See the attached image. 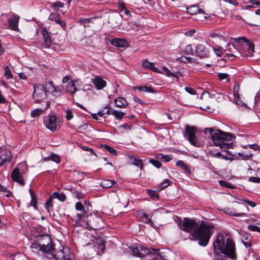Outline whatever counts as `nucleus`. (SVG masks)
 I'll use <instances>...</instances> for the list:
<instances>
[{"mask_svg": "<svg viewBox=\"0 0 260 260\" xmlns=\"http://www.w3.org/2000/svg\"><path fill=\"white\" fill-rule=\"evenodd\" d=\"M185 90L191 95H194L196 94V91L191 87H186L185 88Z\"/></svg>", "mask_w": 260, "mask_h": 260, "instance_id": "680f3d73", "label": "nucleus"}, {"mask_svg": "<svg viewBox=\"0 0 260 260\" xmlns=\"http://www.w3.org/2000/svg\"><path fill=\"white\" fill-rule=\"evenodd\" d=\"M233 43L235 44L231 45L229 44L226 46L225 51H226V54L229 57L236 56V54L240 53L238 50L235 48V46L237 44V43H240L241 42H243L246 43V45L247 46L248 50L249 51V55H246V56H252L253 55V53L254 52V45L253 43L247 40L245 37H241L239 38H234L233 39Z\"/></svg>", "mask_w": 260, "mask_h": 260, "instance_id": "39448f33", "label": "nucleus"}, {"mask_svg": "<svg viewBox=\"0 0 260 260\" xmlns=\"http://www.w3.org/2000/svg\"><path fill=\"white\" fill-rule=\"evenodd\" d=\"M45 88L48 92L51 93L53 96L55 97H59L62 94V91L59 87L55 86L52 81L46 82Z\"/></svg>", "mask_w": 260, "mask_h": 260, "instance_id": "9b49d317", "label": "nucleus"}, {"mask_svg": "<svg viewBox=\"0 0 260 260\" xmlns=\"http://www.w3.org/2000/svg\"><path fill=\"white\" fill-rule=\"evenodd\" d=\"M205 133L210 134L215 146L219 147L222 151H225L228 154L231 155L227 150L232 148V144L229 142L232 141L235 137L231 133H224L221 131L214 129L212 128H206Z\"/></svg>", "mask_w": 260, "mask_h": 260, "instance_id": "20e7f679", "label": "nucleus"}, {"mask_svg": "<svg viewBox=\"0 0 260 260\" xmlns=\"http://www.w3.org/2000/svg\"><path fill=\"white\" fill-rule=\"evenodd\" d=\"M176 165L178 167L181 168L183 170H184L188 174L191 173L190 169L188 168V167L184 162L182 160H178L176 163Z\"/></svg>", "mask_w": 260, "mask_h": 260, "instance_id": "7c9ffc66", "label": "nucleus"}, {"mask_svg": "<svg viewBox=\"0 0 260 260\" xmlns=\"http://www.w3.org/2000/svg\"><path fill=\"white\" fill-rule=\"evenodd\" d=\"M102 147L104 149L108 151L111 154L113 155H116L117 154L116 151L113 148L110 147V146L106 144H104L103 145Z\"/></svg>", "mask_w": 260, "mask_h": 260, "instance_id": "58836bf2", "label": "nucleus"}, {"mask_svg": "<svg viewBox=\"0 0 260 260\" xmlns=\"http://www.w3.org/2000/svg\"><path fill=\"white\" fill-rule=\"evenodd\" d=\"M225 2H228L229 3L235 6H238L239 4V3L238 2L237 0H223Z\"/></svg>", "mask_w": 260, "mask_h": 260, "instance_id": "338daca9", "label": "nucleus"}, {"mask_svg": "<svg viewBox=\"0 0 260 260\" xmlns=\"http://www.w3.org/2000/svg\"><path fill=\"white\" fill-rule=\"evenodd\" d=\"M129 158L132 160L131 164L135 166L140 168L142 170L143 169V163L142 160L138 157L134 156H129Z\"/></svg>", "mask_w": 260, "mask_h": 260, "instance_id": "b1692460", "label": "nucleus"}, {"mask_svg": "<svg viewBox=\"0 0 260 260\" xmlns=\"http://www.w3.org/2000/svg\"><path fill=\"white\" fill-rule=\"evenodd\" d=\"M90 21H91V19H89V18H86V19L80 18L79 20V23L84 24L85 27H86L85 24L86 23L90 22Z\"/></svg>", "mask_w": 260, "mask_h": 260, "instance_id": "6e6d98bb", "label": "nucleus"}, {"mask_svg": "<svg viewBox=\"0 0 260 260\" xmlns=\"http://www.w3.org/2000/svg\"><path fill=\"white\" fill-rule=\"evenodd\" d=\"M177 60L180 61V62H182L184 63H187L189 62V61L190 60V58H188L187 57H185L184 56H182L179 58H177Z\"/></svg>", "mask_w": 260, "mask_h": 260, "instance_id": "4d7b16f0", "label": "nucleus"}, {"mask_svg": "<svg viewBox=\"0 0 260 260\" xmlns=\"http://www.w3.org/2000/svg\"><path fill=\"white\" fill-rule=\"evenodd\" d=\"M197 130L195 126L186 125L185 128V137H186L189 143L193 146L200 147V143L196 138V133Z\"/></svg>", "mask_w": 260, "mask_h": 260, "instance_id": "1a4fd4ad", "label": "nucleus"}, {"mask_svg": "<svg viewBox=\"0 0 260 260\" xmlns=\"http://www.w3.org/2000/svg\"><path fill=\"white\" fill-rule=\"evenodd\" d=\"M215 254L214 260H226V259L223 258L221 255H219L217 251L216 253H215Z\"/></svg>", "mask_w": 260, "mask_h": 260, "instance_id": "69168bd1", "label": "nucleus"}, {"mask_svg": "<svg viewBox=\"0 0 260 260\" xmlns=\"http://www.w3.org/2000/svg\"><path fill=\"white\" fill-rule=\"evenodd\" d=\"M74 196L77 198L78 199H82L84 198V196L83 194L82 193L78 191H75L74 192Z\"/></svg>", "mask_w": 260, "mask_h": 260, "instance_id": "13d9d810", "label": "nucleus"}, {"mask_svg": "<svg viewBox=\"0 0 260 260\" xmlns=\"http://www.w3.org/2000/svg\"><path fill=\"white\" fill-rule=\"evenodd\" d=\"M115 106L119 108H125L128 105V103L122 97L116 98L114 101Z\"/></svg>", "mask_w": 260, "mask_h": 260, "instance_id": "412c9836", "label": "nucleus"}, {"mask_svg": "<svg viewBox=\"0 0 260 260\" xmlns=\"http://www.w3.org/2000/svg\"><path fill=\"white\" fill-rule=\"evenodd\" d=\"M54 256L53 259L56 260H74V256L70 252L69 249L67 247H63L62 249H60L57 251L55 250V252L53 253Z\"/></svg>", "mask_w": 260, "mask_h": 260, "instance_id": "9d476101", "label": "nucleus"}, {"mask_svg": "<svg viewBox=\"0 0 260 260\" xmlns=\"http://www.w3.org/2000/svg\"><path fill=\"white\" fill-rule=\"evenodd\" d=\"M42 35L43 37L44 42L42 46L44 48H50L53 43V40L50 37V32H49L46 28H43L41 31Z\"/></svg>", "mask_w": 260, "mask_h": 260, "instance_id": "4468645a", "label": "nucleus"}, {"mask_svg": "<svg viewBox=\"0 0 260 260\" xmlns=\"http://www.w3.org/2000/svg\"><path fill=\"white\" fill-rule=\"evenodd\" d=\"M50 158L51 160L55 162L57 164H59L60 162V159L58 155L54 153H51L50 155Z\"/></svg>", "mask_w": 260, "mask_h": 260, "instance_id": "c03bdc74", "label": "nucleus"}, {"mask_svg": "<svg viewBox=\"0 0 260 260\" xmlns=\"http://www.w3.org/2000/svg\"><path fill=\"white\" fill-rule=\"evenodd\" d=\"M51 198L53 199H57L61 202L66 201L67 198L63 192H54L51 195Z\"/></svg>", "mask_w": 260, "mask_h": 260, "instance_id": "c85d7f7f", "label": "nucleus"}, {"mask_svg": "<svg viewBox=\"0 0 260 260\" xmlns=\"http://www.w3.org/2000/svg\"><path fill=\"white\" fill-rule=\"evenodd\" d=\"M241 201L243 202H244V203H247L248 205H249L251 207H254L256 205V203H254V202L245 199H242L241 200Z\"/></svg>", "mask_w": 260, "mask_h": 260, "instance_id": "5fc2aeb1", "label": "nucleus"}, {"mask_svg": "<svg viewBox=\"0 0 260 260\" xmlns=\"http://www.w3.org/2000/svg\"><path fill=\"white\" fill-rule=\"evenodd\" d=\"M129 248L132 252L133 255L140 257L139 253L140 249H141V245H137L134 246H132Z\"/></svg>", "mask_w": 260, "mask_h": 260, "instance_id": "72a5a7b5", "label": "nucleus"}, {"mask_svg": "<svg viewBox=\"0 0 260 260\" xmlns=\"http://www.w3.org/2000/svg\"><path fill=\"white\" fill-rule=\"evenodd\" d=\"M19 19L20 17L15 14H13L11 17H9L8 20L9 28L13 30L19 31L18 24Z\"/></svg>", "mask_w": 260, "mask_h": 260, "instance_id": "2eb2a0df", "label": "nucleus"}, {"mask_svg": "<svg viewBox=\"0 0 260 260\" xmlns=\"http://www.w3.org/2000/svg\"><path fill=\"white\" fill-rule=\"evenodd\" d=\"M155 248L151 247L150 248L143 247L141 245V249H140L139 255L140 257H144L145 255H148L149 257L151 254H152L155 250Z\"/></svg>", "mask_w": 260, "mask_h": 260, "instance_id": "4be33fe9", "label": "nucleus"}, {"mask_svg": "<svg viewBox=\"0 0 260 260\" xmlns=\"http://www.w3.org/2000/svg\"><path fill=\"white\" fill-rule=\"evenodd\" d=\"M44 123L46 127L51 132L56 129L57 118L54 115H48L44 119Z\"/></svg>", "mask_w": 260, "mask_h": 260, "instance_id": "f8f14e48", "label": "nucleus"}, {"mask_svg": "<svg viewBox=\"0 0 260 260\" xmlns=\"http://www.w3.org/2000/svg\"><path fill=\"white\" fill-rule=\"evenodd\" d=\"M239 85L238 82H235L233 87L234 95L235 98H239Z\"/></svg>", "mask_w": 260, "mask_h": 260, "instance_id": "ea45409f", "label": "nucleus"}, {"mask_svg": "<svg viewBox=\"0 0 260 260\" xmlns=\"http://www.w3.org/2000/svg\"><path fill=\"white\" fill-rule=\"evenodd\" d=\"M248 180L250 182L254 183H258L260 182V178L258 177H251Z\"/></svg>", "mask_w": 260, "mask_h": 260, "instance_id": "e2e57ef3", "label": "nucleus"}, {"mask_svg": "<svg viewBox=\"0 0 260 260\" xmlns=\"http://www.w3.org/2000/svg\"><path fill=\"white\" fill-rule=\"evenodd\" d=\"M149 162L156 167L157 168H159L161 166V164L157 160H155L153 159H150Z\"/></svg>", "mask_w": 260, "mask_h": 260, "instance_id": "8fccbe9b", "label": "nucleus"}, {"mask_svg": "<svg viewBox=\"0 0 260 260\" xmlns=\"http://www.w3.org/2000/svg\"><path fill=\"white\" fill-rule=\"evenodd\" d=\"M162 69L165 72V74L168 77H177L175 73L171 72L167 67H164Z\"/></svg>", "mask_w": 260, "mask_h": 260, "instance_id": "49530a36", "label": "nucleus"}, {"mask_svg": "<svg viewBox=\"0 0 260 260\" xmlns=\"http://www.w3.org/2000/svg\"><path fill=\"white\" fill-rule=\"evenodd\" d=\"M223 212L227 214L237 216V217H240V216H245L246 215V213H238L236 211V210L233 208H230V207H225L223 209Z\"/></svg>", "mask_w": 260, "mask_h": 260, "instance_id": "5701e85b", "label": "nucleus"}, {"mask_svg": "<svg viewBox=\"0 0 260 260\" xmlns=\"http://www.w3.org/2000/svg\"><path fill=\"white\" fill-rule=\"evenodd\" d=\"M238 155L242 157L243 159H248L252 157V154H243V153H239Z\"/></svg>", "mask_w": 260, "mask_h": 260, "instance_id": "052dcab7", "label": "nucleus"}, {"mask_svg": "<svg viewBox=\"0 0 260 260\" xmlns=\"http://www.w3.org/2000/svg\"><path fill=\"white\" fill-rule=\"evenodd\" d=\"M248 229L251 231L257 232L258 233H260V228L256 225H249L248 226Z\"/></svg>", "mask_w": 260, "mask_h": 260, "instance_id": "603ef678", "label": "nucleus"}, {"mask_svg": "<svg viewBox=\"0 0 260 260\" xmlns=\"http://www.w3.org/2000/svg\"><path fill=\"white\" fill-rule=\"evenodd\" d=\"M84 221L85 222L84 226L93 230H100L104 226L102 218L96 214L87 215Z\"/></svg>", "mask_w": 260, "mask_h": 260, "instance_id": "423d86ee", "label": "nucleus"}, {"mask_svg": "<svg viewBox=\"0 0 260 260\" xmlns=\"http://www.w3.org/2000/svg\"><path fill=\"white\" fill-rule=\"evenodd\" d=\"M5 76L7 79L12 78L13 75L10 68L9 66H6L5 69Z\"/></svg>", "mask_w": 260, "mask_h": 260, "instance_id": "79ce46f5", "label": "nucleus"}, {"mask_svg": "<svg viewBox=\"0 0 260 260\" xmlns=\"http://www.w3.org/2000/svg\"><path fill=\"white\" fill-rule=\"evenodd\" d=\"M55 246V244L49 235L41 234L36 237L35 240L31 244L30 247L32 249H38L47 258L52 259L53 253L56 250Z\"/></svg>", "mask_w": 260, "mask_h": 260, "instance_id": "f03ea898", "label": "nucleus"}, {"mask_svg": "<svg viewBox=\"0 0 260 260\" xmlns=\"http://www.w3.org/2000/svg\"><path fill=\"white\" fill-rule=\"evenodd\" d=\"M75 208L77 211L82 212V214L78 213L77 216L78 217V221H84L85 217H87V213L85 211V208L81 202H77L75 204Z\"/></svg>", "mask_w": 260, "mask_h": 260, "instance_id": "dca6fc26", "label": "nucleus"}, {"mask_svg": "<svg viewBox=\"0 0 260 260\" xmlns=\"http://www.w3.org/2000/svg\"><path fill=\"white\" fill-rule=\"evenodd\" d=\"M142 66L144 68L150 69L156 73L159 72L158 70L155 67L154 64L153 62L148 61L147 60H143Z\"/></svg>", "mask_w": 260, "mask_h": 260, "instance_id": "a878e982", "label": "nucleus"}, {"mask_svg": "<svg viewBox=\"0 0 260 260\" xmlns=\"http://www.w3.org/2000/svg\"><path fill=\"white\" fill-rule=\"evenodd\" d=\"M96 243L98 244V247L102 252H104L105 242L101 239H96Z\"/></svg>", "mask_w": 260, "mask_h": 260, "instance_id": "37998d69", "label": "nucleus"}, {"mask_svg": "<svg viewBox=\"0 0 260 260\" xmlns=\"http://www.w3.org/2000/svg\"><path fill=\"white\" fill-rule=\"evenodd\" d=\"M61 16L59 14L56 13H51L49 15L48 19L50 21H55L57 24L60 25L63 28L66 27V23L64 21L61 20Z\"/></svg>", "mask_w": 260, "mask_h": 260, "instance_id": "f3484780", "label": "nucleus"}, {"mask_svg": "<svg viewBox=\"0 0 260 260\" xmlns=\"http://www.w3.org/2000/svg\"><path fill=\"white\" fill-rule=\"evenodd\" d=\"M182 52L186 54H194L193 49L190 45H186L182 50Z\"/></svg>", "mask_w": 260, "mask_h": 260, "instance_id": "f704fd0d", "label": "nucleus"}, {"mask_svg": "<svg viewBox=\"0 0 260 260\" xmlns=\"http://www.w3.org/2000/svg\"><path fill=\"white\" fill-rule=\"evenodd\" d=\"M219 184H220V185L222 186H224L225 187L229 188H232L234 187L231 184H230L228 182H226L224 181L220 180V181H219Z\"/></svg>", "mask_w": 260, "mask_h": 260, "instance_id": "3c124183", "label": "nucleus"}, {"mask_svg": "<svg viewBox=\"0 0 260 260\" xmlns=\"http://www.w3.org/2000/svg\"><path fill=\"white\" fill-rule=\"evenodd\" d=\"M243 244L246 248H250L251 246V239L250 237H246L242 239Z\"/></svg>", "mask_w": 260, "mask_h": 260, "instance_id": "e433bc0d", "label": "nucleus"}, {"mask_svg": "<svg viewBox=\"0 0 260 260\" xmlns=\"http://www.w3.org/2000/svg\"><path fill=\"white\" fill-rule=\"evenodd\" d=\"M111 44L117 47H124L127 45V41L123 38H114L111 40Z\"/></svg>", "mask_w": 260, "mask_h": 260, "instance_id": "6ab92c4d", "label": "nucleus"}, {"mask_svg": "<svg viewBox=\"0 0 260 260\" xmlns=\"http://www.w3.org/2000/svg\"><path fill=\"white\" fill-rule=\"evenodd\" d=\"M155 157L157 159H159L162 161L168 162L172 159V157L170 155H163L161 153H158L155 155Z\"/></svg>", "mask_w": 260, "mask_h": 260, "instance_id": "c756f323", "label": "nucleus"}, {"mask_svg": "<svg viewBox=\"0 0 260 260\" xmlns=\"http://www.w3.org/2000/svg\"><path fill=\"white\" fill-rule=\"evenodd\" d=\"M148 193L149 195L152 198H158L159 197L158 194L157 193L156 191L152 190H148Z\"/></svg>", "mask_w": 260, "mask_h": 260, "instance_id": "864d4df0", "label": "nucleus"}, {"mask_svg": "<svg viewBox=\"0 0 260 260\" xmlns=\"http://www.w3.org/2000/svg\"><path fill=\"white\" fill-rule=\"evenodd\" d=\"M11 156V153L9 150L5 149L0 150V159L2 160V162H4V164L8 161Z\"/></svg>", "mask_w": 260, "mask_h": 260, "instance_id": "aec40b11", "label": "nucleus"}, {"mask_svg": "<svg viewBox=\"0 0 260 260\" xmlns=\"http://www.w3.org/2000/svg\"><path fill=\"white\" fill-rule=\"evenodd\" d=\"M66 117L68 120H71L73 117L72 112L71 110H68L66 111Z\"/></svg>", "mask_w": 260, "mask_h": 260, "instance_id": "bf43d9fd", "label": "nucleus"}, {"mask_svg": "<svg viewBox=\"0 0 260 260\" xmlns=\"http://www.w3.org/2000/svg\"><path fill=\"white\" fill-rule=\"evenodd\" d=\"M179 229L190 234L189 239L198 241L199 245L205 247L207 245L213 233V225L211 223L202 221L198 223L194 218L185 217L177 224Z\"/></svg>", "mask_w": 260, "mask_h": 260, "instance_id": "f257e3e1", "label": "nucleus"}, {"mask_svg": "<svg viewBox=\"0 0 260 260\" xmlns=\"http://www.w3.org/2000/svg\"><path fill=\"white\" fill-rule=\"evenodd\" d=\"M214 52L217 56L221 57L222 56V51L220 49H214Z\"/></svg>", "mask_w": 260, "mask_h": 260, "instance_id": "774afa93", "label": "nucleus"}, {"mask_svg": "<svg viewBox=\"0 0 260 260\" xmlns=\"http://www.w3.org/2000/svg\"><path fill=\"white\" fill-rule=\"evenodd\" d=\"M92 82L96 88L99 90L102 89L106 85V82L98 76H95L94 79H92Z\"/></svg>", "mask_w": 260, "mask_h": 260, "instance_id": "a211bd4d", "label": "nucleus"}, {"mask_svg": "<svg viewBox=\"0 0 260 260\" xmlns=\"http://www.w3.org/2000/svg\"><path fill=\"white\" fill-rule=\"evenodd\" d=\"M210 154L211 156L213 157H217L219 158L221 156V153L220 152H210Z\"/></svg>", "mask_w": 260, "mask_h": 260, "instance_id": "0e129e2a", "label": "nucleus"}, {"mask_svg": "<svg viewBox=\"0 0 260 260\" xmlns=\"http://www.w3.org/2000/svg\"><path fill=\"white\" fill-rule=\"evenodd\" d=\"M218 77L220 80L226 79L228 82L230 80L229 75L226 73H218Z\"/></svg>", "mask_w": 260, "mask_h": 260, "instance_id": "de8ad7c7", "label": "nucleus"}, {"mask_svg": "<svg viewBox=\"0 0 260 260\" xmlns=\"http://www.w3.org/2000/svg\"><path fill=\"white\" fill-rule=\"evenodd\" d=\"M210 45L206 41H201L196 45V54L201 58H206L209 56Z\"/></svg>", "mask_w": 260, "mask_h": 260, "instance_id": "6e6552de", "label": "nucleus"}, {"mask_svg": "<svg viewBox=\"0 0 260 260\" xmlns=\"http://www.w3.org/2000/svg\"><path fill=\"white\" fill-rule=\"evenodd\" d=\"M53 198H51V196H50V198L47 201V202L45 203L46 208L48 212H49L50 209L52 208L53 205H52V199Z\"/></svg>", "mask_w": 260, "mask_h": 260, "instance_id": "a18cd8bd", "label": "nucleus"}, {"mask_svg": "<svg viewBox=\"0 0 260 260\" xmlns=\"http://www.w3.org/2000/svg\"><path fill=\"white\" fill-rule=\"evenodd\" d=\"M67 91L71 94L73 95L78 90V89L76 87L75 83L71 82L67 84Z\"/></svg>", "mask_w": 260, "mask_h": 260, "instance_id": "2f4dec72", "label": "nucleus"}, {"mask_svg": "<svg viewBox=\"0 0 260 260\" xmlns=\"http://www.w3.org/2000/svg\"><path fill=\"white\" fill-rule=\"evenodd\" d=\"M135 89H138L140 91L154 93L155 92V90L150 86H142L134 87Z\"/></svg>", "mask_w": 260, "mask_h": 260, "instance_id": "cd10ccee", "label": "nucleus"}, {"mask_svg": "<svg viewBox=\"0 0 260 260\" xmlns=\"http://www.w3.org/2000/svg\"><path fill=\"white\" fill-rule=\"evenodd\" d=\"M116 182L114 180H104L101 182V185L103 188H106L112 186Z\"/></svg>", "mask_w": 260, "mask_h": 260, "instance_id": "473e14b6", "label": "nucleus"}, {"mask_svg": "<svg viewBox=\"0 0 260 260\" xmlns=\"http://www.w3.org/2000/svg\"><path fill=\"white\" fill-rule=\"evenodd\" d=\"M64 7V4L61 2H57L52 4L51 7L54 11H58L60 8Z\"/></svg>", "mask_w": 260, "mask_h": 260, "instance_id": "a19ab883", "label": "nucleus"}, {"mask_svg": "<svg viewBox=\"0 0 260 260\" xmlns=\"http://www.w3.org/2000/svg\"><path fill=\"white\" fill-rule=\"evenodd\" d=\"M32 98L36 103L42 102L46 99L47 98L46 90L43 84H38L34 85Z\"/></svg>", "mask_w": 260, "mask_h": 260, "instance_id": "0eeeda50", "label": "nucleus"}, {"mask_svg": "<svg viewBox=\"0 0 260 260\" xmlns=\"http://www.w3.org/2000/svg\"><path fill=\"white\" fill-rule=\"evenodd\" d=\"M50 102L47 101L46 103V107L44 110H42L41 109H36L34 110L31 113V116L36 117L40 116L45 111V109L48 108L50 107Z\"/></svg>", "mask_w": 260, "mask_h": 260, "instance_id": "bb28decb", "label": "nucleus"}, {"mask_svg": "<svg viewBox=\"0 0 260 260\" xmlns=\"http://www.w3.org/2000/svg\"><path fill=\"white\" fill-rule=\"evenodd\" d=\"M171 182L169 179H166L165 180L160 184V189L159 190H161V189H164V188L166 187L168 185L170 184Z\"/></svg>", "mask_w": 260, "mask_h": 260, "instance_id": "09e8293b", "label": "nucleus"}, {"mask_svg": "<svg viewBox=\"0 0 260 260\" xmlns=\"http://www.w3.org/2000/svg\"><path fill=\"white\" fill-rule=\"evenodd\" d=\"M12 260H26V257L22 253H19L13 255Z\"/></svg>", "mask_w": 260, "mask_h": 260, "instance_id": "4c0bfd02", "label": "nucleus"}, {"mask_svg": "<svg viewBox=\"0 0 260 260\" xmlns=\"http://www.w3.org/2000/svg\"><path fill=\"white\" fill-rule=\"evenodd\" d=\"M111 114L114 115L117 119L120 120L123 118L125 113L114 110L112 111Z\"/></svg>", "mask_w": 260, "mask_h": 260, "instance_id": "c9c22d12", "label": "nucleus"}, {"mask_svg": "<svg viewBox=\"0 0 260 260\" xmlns=\"http://www.w3.org/2000/svg\"><path fill=\"white\" fill-rule=\"evenodd\" d=\"M23 174L24 172L22 171H20L18 167H16L12 172V179L13 181L16 182L23 186L25 184Z\"/></svg>", "mask_w": 260, "mask_h": 260, "instance_id": "ddd939ff", "label": "nucleus"}, {"mask_svg": "<svg viewBox=\"0 0 260 260\" xmlns=\"http://www.w3.org/2000/svg\"><path fill=\"white\" fill-rule=\"evenodd\" d=\"M153 253L149 258V260H166L165 257L161 255L160 250L158 249H155Z\"/></svg>", "mask_w": 260, "mask_h": 260, "instance_id": "393cba45", "label": "nucleus"}, {"mask_svg": "<svg viewBox=\"0 0 260 260\" xmlns=\"http://www.w3.org/2000/svg\"><path fill=\"white\" fill-rule=\"evenodd\" d=\"M214 253L219 250L229 258L235 260L237 259L236 248L233 241L230 238L225 239L222 234L216 236V239L213 243Z\"/></svg>", "mask_w": 260, "mask_h": 260, "instance_id": "7ed1b4c3", "label": "nucleus"}]
</instances>
